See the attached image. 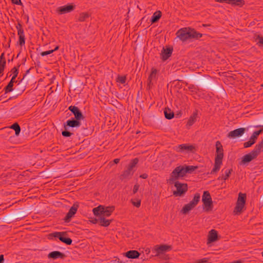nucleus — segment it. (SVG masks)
<instances>
[{
    "label": "nucleus",
    "instance_id": "obj_11",
    "mask_svg": "<svg viewBox=\"0 0 263 263\" xmlns=\"http://www.w3.org/2000/svg\"><path fill=\"white\" fill-rule=\"evenodd\" d=\"M68 109L72 113L74 116L73 119L81 121L84 119V117L80 109L75 106L71 105L69 106Z\"/></svg>",
    "mask_w": 263,
    "mask_h": 263
},
{
    "label": "nucleus",
    "instance_id": "obj_61",
    "mask_svg": "<svg viewBox=\"0 0 263 263\" xmlns=\"http://www.w3.org/2000/svg\"><path fill=\"white\" fill-rule=\"evenodd\" d=\"M231 263H241V261L240 260H236V261H233Z\"/></svg>",
    "mask_w": 263,
    "mask_h": 263
},
{
    "label": "nucleus",
    "instance_id": "obj_46",
    "mask_svg": "<svg viewBox=\"0 0 263 263\" xmlns=\"http://www.w3.org/2000/svg\"><path fill=\"white\" fill-rule=\"evenodd\" d=\"M188 88L190 90H191V91H195L197 90H199V89L197 87H196L193 84H190L188 86Z\"/></svg>",
    "mask_w": 263,
    "mask_h": 263
},
{
    "label": "nucleus",
    "instance_id": "obj_17",
    "mask_svg": "<svg viewBox=\"0 0 263 263\" xmlns=\"http://www.w3.org/2000/svg\"><path fill=\"white\" fill-rule=\"evenodd\" d=\"M257 157V156L252 151L250 153L246 154L242 157L241 161L240 162V164H246V163L251 162Z\"/></svg>",
    "mask_w": 263,
    "mask_h": 263
},
{
    "label": "nucleus",
    "instance_id": "obj_16",
    "mask_svg": "<svg viewBox=\"0 0 263 263\" xmlns=\"http://www.w3.org/2000/svg\"><path fill=\"white\" fill-rule=\"evenodd\" d=\"M216 154L215 156V159L222 160L223 157V149L222 145H221L220 141H217L216 142Z\"/></svg>",
    "mask_w": 263,
    "mask_h": 263
},
{
    "label": "nucleus",
    "instance_id": "obj_22",
    "mask_svg": "<svg viewBox=\"0 0 263 263\" xmlns=\"http://www.w3.org/2000/svg\"><path fill=\"white\" fill-rule=\"evenodd\" d=\"M96 220L97 221L96 223L98 222L100 226L105 227H108L111 222V220L106 219L102 216H100Z\"/></svg>",
    "mask_w": 263,
    "mask_h": 263
},
{
    "label": "nucleus",
    "instance_id": "obj_59",
    "mask_svg": "<svg viewBox=\"0 0 263 263\" xmlns=\"http://www.w3.org/2000/svg\"><path fill=\"white\" fill-rule=\"evenodd\" d=\"M119 161H120V159H115L114 160V163H116V164L118 163L119 162Z\"/></svg>",
    "mask_w": 263,
    "mask_h": 263
},
{
    "label": "nucleus",
    "instance_id": "obj_51",
    "mask_svg": "<svg viewBox=\"0 0 263 263\" xmlns=\"http://www.w3.org/2000/svg\"><path fill=\"white\" fill-rule=\"evenodd\" d=\"M12 3L14 4L18 5H22V3L21 0H11Z\"/></svg>",
    "mask_w": 263,
    "mask_h": 263
},
{
    "label": "nucleus",
    "instance_id": "obj_35",
    "mask_svg": "<svg viewBox=\"0 0 263 263\" xmlns=\"http://www.w3.org/2000/svg\"><path fill=\"white\" fill-rule=\"evenodd\" d=\"M245 204V203L237 201L234 212L236 213H240L244 207Z\"/></svg>",
    "mask_w": 263,
    "mask_h": 263
},
{
    "label": "nucleus",
    "instance_id": "obj_8",
    "mask_svg": "<svg viewBox=\"0 0 263 263\" xmlns=\"http://www.w3.org/2000/svg\"><path fill=\"white\" fill-rule=\"evenodd\" d=\"M202 201L205 206L206 211H209L212 209L213 202L211 195L208 191H204L202 197Z\"/></svg>",
    "mask_w": 263,
    "mask_h": 263
},
{
    "label": "nucleus",
    "instance_id": "obj_38",
    "mask_svg": "<svg viewBox=\"0 0 263 263\" xmlns=\"http://www.w3.org/2000/svg\"><path fill=\"white\" fill-rule=\"evenodd\" d=\"M246 200V195L245 194H242V193H240L238 195V199H237V201L245 203Z\"/></svg>",
    "mask_w": 263,
    "mask_h": 263
},
{
    "label": "nucleus",
    "instance_id": "obj_5",
    "mask_svg": "<svg viewBox=\"0 0 263 263\" xmlns=\"http://www.w3.org/2000/svg\"><path fill=\"white\" fill-rule=\"evenodd\" d=\"M67 232H54L49 234V238L52 239L53 238L59 239L61 242L70 245L72 242L71 238L67 237Z\"/></svg>",
    "mask_w": 263,
    "mask_h": 263
},
{
    "label": "nucleus",
    "instance_id": "obj_64",
    "mask_svg": "<svg viewBox=\"0 0 263 263\" xmlns=\"http://www.w3.org/2000/svg\"><path fill=\"white\" fill-rule=\"evenodd\" d=\"M12 61H13V58H12L11 60H8L9 62H11Z\"/></svg>",
    "mask_w": 263,
    "mask_h": 263
},
{
    "label": "nucleus",
    "instance_id": "obj_24",
    "mask_svg": "<svg viewBox=\"0 0 263 263\" xmlns=\"http://www.w3.org/2000/svg\"><path fill=\"white\" fill-rule=\"evenodd\" d=\"M198 118V111L196 110L189 118L186 126H191L197 120Z\"/></svg>",
    "mask_w": 263,
    "mask_h": 263
},
{
    "label": "nucleus",
    "instance_id": "obj_54",
    "mask_svg": "<svg viewBox=\"0 0 263 263\" xmlns=\"http://www.w3.org/2000/svg\"><path fill=\"white\" fill-rule=\"evenodd\" d=\"M0 61H6L5 58V53L3 52L0 55Z\"/></svg>",
    "mask_w": 263,
    "mask_h": 263
},
{
    "label": "nucleus",
    "instance_id": "obj_36",
    "mask_svg": "<svg viewBox=\"0 0 263 263\" xmlns=\"http://www.w3.org/2000/svg\"><path fill=\"white\" fill-rule=\"evenodd\" d=\"M228 4L232 5L242 6L244 5L245 1L243 0H229Z\"/></svg>",
    "mask_w": 263,
    "mask_h": 263
},
{
    "label": "nucleus",
    "instance_id": "obj_30",
    "mask_svg": "<svg viewBox=\"0 0 263 263\" xmlns=\"http://www.w3.org/2000/svg\"><path fill=\"white\" fill-rule=\"evenodd\" d=\"M9 128L15 131V135L16 136H18L20 135L21 129L18 123L15 122L10 126Z\"/></svg>",
    "mask_w": 263,
    "mask_h": 263
},
{
    "label": "nucleus",
    "instance_id": "obj_25",
    "mask_svg": "<svg viewBox=\"0 0 263 263\" xmlns=\"http://www.w3.org/2000/svg\"><path fill=\"white\" fill-rule=\"evenodd\" d=\"M252 151L257 156H258L261 152H263V139L260 142L255 145Z\"/></svg>",
    "mask_w": 263,
    "mask_h": 263
},
{
    "label": "nucleus",
    "instance_id": "obj_39",
    "mask_svg": "<svg viewBox=\"0 0 263 263\" xmlns=\"http://www.w3.org/2000/svg\"><path fill=\"white\" fill-rule=\"evenodd\" d=\"M184 166L186 170L187 174L192 173L195 170H196L198 168L197 166H194L192 165H185Z\"/></svg>",
    "mask_w": 263,
    "mask_h": 263
},
{
    "label": "nucleus",
    "instance_id": "obj_14",
    "mask_svg": "<svg viewBox=\"0 0 263 263\" xmlns=\"http://www.w3.org/2000/svg\"><path fill=\"white\" fill-rule=\"evenodd\" d=\"M245 132V128H239L229 132L228 134V137L230 138H235L236 137H239L242 136Z\"/></svg>",
    "mask_w": 263,
    "mask_h": 263
},
{
    "label": "nucleus",
    "instance_id": "obj_60",
    "mask_svg": "<svg viewBox=\"0 0 263 263\" xmlns=\"http://www.w3.org/2000/svg\"><path fill=\"white\" fill-rule=\"evenodd\" d=\"M59 49V46H57L54 49H52V50H53V52L55 51H57L58 50V49Z\"/></svg>",
    "mask_w": 263,
    "mask_h": 263
},
{
    "label": "nucleus",
    "instance_id": "obj_62",
    "mask_svg": "<svg viewBox=\"0 0 263 263\" xmlns=\"http://www.w3.org/2000/svg\"><path fill=\"white\" fill-rule=\"evenodd\" d=\"M4 70H1V69H0V74H1V73H3V72L4 71Z\"/></svg>",
    "mask_w": 263,
    "mask_h": 263
},
{
    "label": "nucleus",
    "instance_id": "obj_28",
    "mask_svg": "<svg viewBox=\"0 0 263 263\" xmlns=\"http://www.w3.org/2000/svg\"><path fill=\"white\" fill-rule=\"evenodd\" d=\"M114 206H104V210L102 211V216L104 217H109L114 211Z\"/></svg>",
    "mask_w": 263,
    "mask_h": 263
},
{
    "label": "nucleus",
    "instance_id": "obj_2",
    "mask_svg": "<svg viewBox=\"0 0 263 263\" xmlns=\"http://www.w3.org/2000/svg\"><path fill=\"white\" fill-rule=\"evenodd\" d=\"M81 125V122L80 120L73 119V118L68 120L64 123L65 130L62 132V136L64 137H69L73 135V133L71 132L70 128H78Z\"/></svg>",
    "mask_w": 263,
    "mask_h": 263
},
{
    "label": "nucleus",
    "instance_id": "obj_6",
    "mask_svg": "<svg viewBox=\"0 0 263 263\" xmlns=\"http://www.w3.org/2000/svg\"><path fill=\"white\" fill-rule=\"evenodd\" d=\"M200 199V195L199 193H196L192 201L189 203L186 204L182 208L181 212L183 214H186L191 210L194 209L198 204Z\"/></svg>",
    "mask_w": 263,
    "mask_h": 263
},
{
    "label": "nucleus",
    "instance_id": "obj_27",
    "mask_svg": "<svg viewBox=\"0 0 263 263\" xmlns=\"http://www.w3.org/2000/svg\"><path fill=\"white\" fill-rule=\"evenodd\" d=\"M104 210V206L100 205L92 210L93 214L98 217L102 216V211Z\"/></svg>",
    "mask_w": 263,
    "mask_h": 263
},
{
    "label": "nucleus",
    "instance_id": "obj_45",
    "mask_svg": "<svg viewBox=\"0 0 263 263\" xmlns=\"http://www.w3.org/2000/svg\"><path fill=\"white\" fill-rule=\"evenodd\" d=\"M155 256L159 257V258H161L163 260H167L169 258L168 255L164 253H162L161 255H156L155 254Z\"/></svg>",
    "mask_w": 263,
    "mask_h": 263
},
{
    "label": "nucleus",
    "instance_id": "obj_12",
    "mask_svg": "<svg viewBox=\"0 0 263 263\" xmlns=\"http://www.w3.org/2000/svg\"><path fill=\"white\" fill-rule=\"evenodd\" d=\"M78 208L79 205L77 203H74L73 204L64 218V220L65 222H69L70 221L71 218L76 213Z\"/></svg>",
    "mask_w": 263,
    "mask_h": 263
},
{
    "label": "nucleus",
    "instance_id": "obj_19",
    "mask_svg": "<svg viewBox=\"0 0 263 263\" xmlns=\"http://www.w3.org/2000/svg\"><path fill=\"white\" fill-rule=\"evenodd\" d=\"M178 152H183L184 151L186 152H193L195 149V147L192 145H189L187 144H182L178 145L176 146V148Z\"/></svg>",
    "mask_w": 263,
    "mask_h": 263
},
{
    "label": "nucleus",
    "instance_id": "obj_63",
    "mask_svg": "<svg viewBox=\"0 0 263 263\" xmlns=\"http://www.w3.org/2000/svg\"><path fill=\"white\" fill-rule=\"evenodd\" d=\"M10 42H11V40L9 39V41H8V44H9V47H10Z\"/></svg>",
    "mask_w": 263,
    "mask_h": 263
},
{
    "label": "nucleus",
    "instance_id": "obj_52",
    "mask_svg": "<svg viewBox=\"0 0 263 263\" xmlns=\"http://www.w3.org/2000/svg\"><path fill=\"white\" fill-rule=\"evenodd\" d=\"M23 215L22 214H14L10 216L9 217L11 219L16 218L17 219L18 217H20L22 216Z\"/></svg>",
    "mask_w": 263,
    "mask_h": 263
},
{
    "label": "nucleus",
    "instance_id": "obj_41",
    "mask_svg": "<svg viewBox=\"0 0 263 263\" xmlns=\"http://www.w3.org/2000/svg\"><path fill=\"white\" fill-rule=\"evenodd\" d=\"M126 78L125 76H118L117 78V82H120V83L124 84L125 83Z\"/></svg>",
    "mask_w": 263,
    "mask_h": 263
},
{
    "label": "nucleus",
    "instance_id": "obj_56",
    "mask_svg": "<svg viewBox=\"0 0 263 263\" xmlns=\"http://www.w3.org/2000/svg\"><path fill=\"white\" fill-rule=\"evenodd\" d=\"M16 77H13L12 76L10 81L9 82V83H11V84H12L13 85L14 83L15 82V79H16Z\"/></svg>",
    "mask_w": 263,
    "mask_h": 263
},
{
    "label": "nucleus",
    "instance_id": "obj_1",
    "mask_svg": "<svg viewBox=\"0 0 263 263\" xmlns=\"http://www.w3.org/2000/svg\"><path fill=\"white\" fill-rule=\"evenodd\" d=\"M176 35L183 42L187 40H198L203 35L202 34L191 27H184L179 29L176 33Z\"/></svg>",
    "mask_w": 263,
    "mask_h": 263
},
{
    "label": "nucleus",
    "instance_id": "obj_15",
    "mask_svg": "<svg viewBox=\"0 0 263 263\" xmlns=\"http://www.w3.org/2000/svg\"><path fill=\"white\" fill-rule=\"evenodd\" d=\"M171 250V246L166 245L160 246L156 245L154 247V251L156 252V255H161L162 253H164V252Z\"/></svg>",
    "mask_w": 263,
    "mask_h": 263
},
{
    "label": "nucleus",
    "instance_id": "obj_33",
    "mask_svg": "<svg viewBox=\"0 0 263 263\" xmlns=\"http://www.w3.org/2000/svg\"><path fill=\"white\" fill-rule=\"evenodd\" d=\"M165 117L168 120L172 119L174 117V114L170 109H165L164 111Z\"/></svg>",
    "mask_w": 263,
    "mask_h": 263
},
{
    "label": "nucleus",
    "instance_id": "obj_48",
    "mask_svg": "<svg viewBox=\"0 0 263 263\" xmlns=\"http://www.w3.org/2000/svg\"><path fill=\"white\" fill-rule=\"evenodd\" d=\"M209 259L208 258H203L202 259H198L196 261V263H206L208 261Z\"/></svg>",
    "mask_w": 263,
    "mask_h": 263
},
{
    "label": "nucleus",
    "instance_id": "obj_42",
    "mask_svg": "<svg viewBox=\"0 0 263 263\" xmlns=\"http://www.w3.org/2000/svg\"><path fill=\"white\" fill-rule=\"evenodd\" d=\"M20 65H18L17 67H14L11 69V72L13 74V77H17L18 73V68Z\"/></svg>",
    "mask_w": 263,
    "mask_h": 263
},
{
    "label": "nucleus",
    "instance_id": "obj_29",
    "mask_svg": "<svg viewBox=\"0 0 263 263\" xmlns=\"http://www.w3.org/2000/svg\"><path fill=\"white\" fill-rule=\"evenodd\" d=\"M233 172L232 168L231 169H226L224 171V174H222L220 176H219L218 178V180H227Z\"/></svg>",
    "mask_w": 263,
    "mask_h": 263
},
{
    "label": "nucleus",
    "instance_id": "obj_7",
    "mask_svg": "<svg viewBox=\"0 0 263 263\" xmlns=\"http://www.w3.org/2000/svg\"><path fill=\"white\" fill-rule=\"evenodd\" d=\"M173 184H174V186L176 188V191H173V195L175 197L183 196L187 191L188 187L186 183H182L176 180Z\"/></svg>",
    "mask_w": 263,
    "mask_h": 263
},
{
    "label": "nucleus",
    "instance_id": "obj_50",
    "mask_svg": "<svg viewBox=\"0 0 263 263\" xmlns=\"http://www.w3.org/2000/svg\"><path fill=\"white\" fill-rule=\"evenodd\" d=\"M139 188V185L138 184H135L133 190V193L136 194L138 192Z\"/></svg>",
    "mask_w": 263,
    "mask_h": 263
},
{
    "label": "nucleus",
    "instance_id": "obj_21",
    "mask_svg": "<svg viewBox=\"0 0 263 263\" xmlns=\"http://www.w3.org/2000/svg\"><path fill=\"white\" fill-rule=\"evenodd\" d=\"M218 239L217 232L215 230H211L208 234V243L215 242Z\"/></svg>",
    "mask_w": 263,
    "mask_h": 263
},
{
    "label": "nucleus",
    "instance_id": "obj_37",
    "mask_svg": "<svg viewBox=\"0 0 263 263\" xmlns=\"http://www.w3.org/2000/svg\"><path fill=\"white\" fill-rule=\"evenodd\" d=\"M254 39L255 41L257 42V45L259 47H263V37L259 35H257Z\"/></svg>",
    "mask_w": 263,
    "mask_h": 263
},
{
    "label": "nucleus",
    "instance_id": "obj_13",
    "mask_svg": "<svg viewBox=\"0 0 263 263\" xmlns=\"http://www.w3.org/2000/svg\"><path fill=\"white\" fill-rule=\"evenodd\" d=\"M16 28L17 30V34L19 36L18 43L21 46H22L25 44V37L24 30L22 28V25L20 23L17 24Z\"/></svg>",
    "mask_w": 263,
    "mask_h": 263
},
{
    "label": "nucleus",
    "instance_id": "obj_23",
    "mask_svg": "<svg viewBox=\"0 0 263 263\" xmlns=\"http://www.w3.org/2000/svg\"><path fill=\"white\" fill-rule=\"evenodd\" d=\"M140 255V253L136 250H130L125 253V256L131 259L138 258Z\"/></svg>",
    "mask_w": 263,
    "mask_h": 263
},
{
    "label": "nucleus",
    "instance_id": "obj_44",
    "mask_svg": "<svg viewBox=\"0 0 263 263\" xmlns=\"http://www.w3.org/2000/svg\"><path fill=\"white\" fill-rule=\"evenodd\" d=\"M254 144V143H253V142H252L250 139L247 142H246L243 143V147L245 148H247V147H251L252 145H253Z\"/></svg>",
    "mask_w": 263,
    "mask_h": 263
},
{
    "label": "nucleus",
    "instance_id": "obj_53",
    "mask_svg": "<svg viewBox=\"0 0 263 263\" xmlns=\"http://www.w3.org/2000/svg\"><path fill=\"white\" fill-rule=\"evenodd\" d=\"M200 83L204 86L210 85V83L206 80H202L200 81Z\"/></svg>",
    "mask_w": 263,
    "mask_h": 263
},
{
    "label": "nucleus",
    "instance_id": "obj_55",
    "mask_svg": "<svg viewBox=\"0 0 263 263\" xmlns=\"http://www.w3.org/2000/svg\"><path fill=\"white\" fill-rule=\"evenodd\" d=\"M140 177L142 179H146L148 177V175L146 173H144V174H141L140 176Z\"/></svg>",
    "mask_w": 263,
    "mask_h": 263
},
{
    "label": "nucleus",
    "instance_id": "obj_47",
    "mask_svg": "<svg viewBox=\"0 0 263 263\" xmlns=\"http://www.w3.org/2000/svg\"><path fill=\"white\" fill-rule=\"evenodd\" d=\"M53 52V50H48V51H43V52H42L41 53V55L42 56V57H44V56H45V55H48V54H50L52 53Z\"/></svg>",
    "mask_w": 263,
    "mask_h": 263
},
{
    "label": "nucleus",
    "instance_id": "obj_34",
    "mask_svg": "<svg viewBox=\"0 0 263 263\" xmlns=\"http://www.w3.org/2000/svg\"><path fill=\"white\" fill-rule=\"evenodd\" d=\"M90 16V15L87 12H82L79 14V16L78 18V21L82 22H85L88 19Z\"/></svg>",
    "mask_w": 263,
    "mask_h": 263
},
{
    "label": "nucleus",
    "instance_id": "obj_57",
    "mask_svg": "<svg viewBox=\"0 0 263 263\" xmlns=\"http://www.w3.org/2000/svg\"><path fill=\"white\" fill-rule=\"evenodd\" d=\"M4 255H0V263H4Z\"/></svg>",
    "mask_w": 263,
    "mask_h": 263
},
{
    "label": "nucleus",
    "instance_id": "obj_26",
    "mask_svg": "<svg viewBox=\"0 0 263 263\" xmlns=\"http://www.w3.org/2000/svg\"><path fill=\"white\" fill-rule=\"evenodd\" d=\"M222 160H220L218 159H215V162H214V166L212 170L211 171V174H214L217 172H218L220 170V166L222 164Z\"/></svg>",
    "mask_w": 263,
    "mask_h": 263
},
{
    "label": "nucleus",
    "instance_id": "obj_18",
    "mask_svg": "<svg viewBox=\"0 0 263 263\" xmlns=\"http://www.w3.org/2000/svg\"><path fill=\"white\" fill-rule=\"evenodd\" d=\"M173 47H167L166 48H163L161 53V59L162 61H165L168 59L172 54Z\"/></svg>",
    "mask_w": 263,
    "mask_h": 263
},
{
    "label": "nucleus",
    "instance_id": "obj_31",
    "mask_svg": "<svg viewBox=\"0 0 263 263\" xmlns=\"http://www.w3.org/2000/svg\"><path fill=\"white\" fill-rule=\"evenodd\" d=\"M161 16V12L160 11L155 12L151 17V22L152 23L157 22Z\"/></svg>",
    "mask_w": 263,
    "mask_h": 263
},
{
    "label": "nucleus",
    "instance_id": "obj_3",
    "mask_svg": "<svg viewBox=\"0 0 263 263\" xmlns=\"http://www.w3.org/2000/svg\"><path fill=\"white\" fill-rule=\"evenodd\" d=\"M186 174V170L185 166L183 165H179L173 171L170 175L168 182L170 184H173L174 181L178 180L179 178L184 177Z\"/></svg>",
    "mask_w": 263,
    "mask_h": 263
},
{
    "label": "nucleus",
    "instance_id": "obj_4",
    "mask_svg": "<svg viewBox=\"0 0 263 263\" xmlns=\"http://www.w3.org/2000/svg\"><path fill=\"white\" fill-rule=\"evenodd\" d=\"M139 160L138 158L133 159L130 163L128 164L127 169L125 170L120 176V179L121 180L124 179H129L133 176L135 171L134 167L138 163Z\"/></svg>",
    "mask_w": 263,
    "mask_h": 263
},
{
    "label": "nucleus",
    "instance_id": "obj_58",
    "mask_svg": "<svg viewBox=\"0 0 263 263\" xmlns=\"http://www.w3.org/2000/svg\"><path fill=\"white\" fill-rule=\"evenodd\" d=\"M216 2H219V3H223L226 2L228 4V2H229V0H215Z\"/></svg>",
    "mask_w": 263,
    "mask_h": 263
},
{
    "label": "nucleus",
    "instance_id": "obj_49",
    "mask_svg": "<svg viewBox=\"0 0 263 263\" xmlns=\"http://www.w3.org/2000/svg\"><path fill=\"white\" fill-rule=\"evenodd\" d=\"M6 61H0V69L1 70H4L6 67Z\"/></svg>",
    "mask_w": 263,
    "mask_h": 263
},
{
    "label": "nucleus",
    "instance_id": "obj_32",
    "mask_svg": "<svg viewBox=\"0 0 263 263\" xmlns=\"http://www.w3.org/2000/svg\"><path fill=\"white\" fill-rule=\"evenodd\" d=\"M262 130L260 129L257 131H255L252 135L251 136L250 140L253 143H255L258 136L262 133Z\"/></svg>",
    "mask_w": 263,
    "mask_h": 263
},
{
    "label": "nucleus",
    "instance_id": "obj_40",
    "mask_svg": "<svg viewBox=\"0 0 263 263\" xmlns=\"http://www.w3.org/2000/svg\"><path fill=\"white\" fill-rule=\"evenodd\" d=\"M13 85L11 84V83L9 82L8 85L4 88L5 94L11 92L13 90Z\"/></svg>",
    "mask_w": 263,
    "mask_h": 263
},
{
    "label": "nucleus",
    "instance_id": "obj_43",
    "mask_svg": "<svg viewBox=\"0 0 263 263\" xmlns=\"http://www.w3.org/2000/svg\"><path fill=\"white\" fill-rule=\"evenodd\" d=\"M132 204L137 208L140 207L141 205V200L137 199L136 201L132 199L131 200Z\"/></svg>",
    "mask_w": 263,
    "mask_h": 263
},
{
    "label": "nucleus",
    "instance_id": "obj_20",
    "mask_svg": "<svg viewBox=\"0 0 263 263\" xmlns=\"http://www.w3.org/2000/svg\"><path fill=\"white\" fill-rule=\"evenodd\" d=\"M66 255L63 253L58 251H54L49 253L48 255V258H52L53 259H57L58 258L64 259Z\"/></svg>",
    "mask_w": 263,
    "mask_h": 263
},
{
    "label": "nucleus",
    "instance_id": "obj_9",
    "mask_svg": "<svg viewBox=\"0 0 263 263\" xmlns=\"http://www.w3.org/2000/svg\"><path fill=\"white\" fill-rule=\"evenodd\" d=\"M158 70L155 68H152L151 72L148 77L147 82V89H151L152 86L157 82L158 80L157 76Z\"/></svg>",
    "mask_w": 263,
    "mask_h": 263
},
{
    "label": "nucleus",
    "instance_id": "obj_10",
    "mask_svg": "<svg viewBox=\"0 0 263 263\" xmlns=\"http://www.w3.org/2000/svg\"><path fill=\"white\" fill-rule=\"evenodd\" d=\"M75 8L76 5L73 3H71L58 7L57 11L59 14H64L73 11Z\"/></svg>",
    "mask_w": 263,
    "mask_h": 263
}]
</instances>
